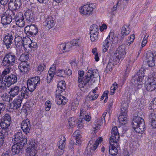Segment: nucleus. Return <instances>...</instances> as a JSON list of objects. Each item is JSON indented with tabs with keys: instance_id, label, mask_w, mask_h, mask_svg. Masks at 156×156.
<instances>
[{
	"instance_id": "nucleus-45",
	"label": "nucleus",
	"mask_w": 156,
	"mask_h": 156,
	"mask_svg": "<svg viewBox=\"0 0 156 156\" xmlns=\"http://www.w3.org/2000/svg\"><path fill=\"white\" fill-rule=\"evenodd\" d=\"M94 150V148H92V147H87L85 151V154L87 155H91Z\"/></svg>"
},
{
	"instance_id": "nucleus-2",
	"label": "nucleus",
	"mask_w": 156,
	"mask_h": 156,
	"mask_svg": "<svg viewBox=\"0 0 156 156\" xmlns=\"http://www.w3.org/2000/svg\"><path fill=\"white\" fill-rule=\"evenodd\" d=\"M119 138V135L116 126L113 127L111 131V136L110 138V145H112L111 149H109V153L112 155H116L117 154L118 147L117 143Z\"/></svg>"
},
{
	"instance_id": "nucleus-16",
	"label": "nucleus",
	"mask_w": 156,
	"mask_h": 156,
	"mask_svg": "<svg viewBox=\"0 0 156 156\" xmlns=\"http://www.w3.org/2000/svg\"><path fill=\"white\" fill-rule=\"evenodd\" d=\"M9 90L8 93L10 96L9 100L10 101L11 99L12 100L13 98L18 94L20 91V89L19 86H16L9 89Z\"/></svg>"
},
{
	"instance_id": "nucleus-47",
	"label": "nucleus",
	"mask_w": 156,
	"mask_h": 156,
	"mask_svg": "<svg viewBox=\"0 0 156 156\" xmlns=\"http://www.w3.org/2000/svg\"><path fill=\"white\" fill-rule=\"evenodd\" d=\"M90 32L93 31L94 33H98V26L96 24H93L90 27Z\"/></svg>"
},
{
	"instance_id": "nucleus-34",
	"label": "nucleus",
	"mask_w": 156,
	"mask_h": 156,
	"mask_svg": "<svg viewBox=\"0 0 156 156\" xmlns=\"http://www.w3.org/2000/svg\"><path fill=\"white\" fill-rule=\"evenodd\" d=\"M60 140L59 141V146L58 148L59 149L62 150H63L65 146V142L66 141V138L65 137L62 135L60 136Z\"/></svg>"
},
{
	"instance_id": "nucleus-46",
	"label": "nucleus",
	"mask_w": 156,
	"mask_h": 156,
	"mask_svg": "<svg viewBox=\"0 0 156 156\" xmlns=\"http://www.w3.org/2000/svg\"><path fill=\"white\" fill-rule=\"evenodd\" d=\"M45 69V66L44 64L39 65L37 67L38 73L40 74Z\"/></svg>"
},
{
	"instance_id": "nucleus-32",
	"label": "nucleus",
	"mask_w": 156,
	"mask_h": 156,
	"mask_svg": "<svg viewBox=\"0 0 156 156\" xmlns=\"http://www.w3.org/2000/svg\"><path fill=\"white\" fill-rule=\"evenodd\" d=\"M66 83L64 81H59L58 84L57 85V87L58 90H59L61 93H62L66 89Z\"/></svg>"
},
{
	"instance_id": "nucleus-61",
	"label": "nucleus",
	"mask_w": 156,
	"mask_h": 156,
	"mask_svg": "<svg viewBox=\"0 0 156 156\" xmlns=\"http://www.w3.org/2000/svg\"><path fill=\"white\" fill-rule=\"evenodd\" d=\"M135 38V35L134 34L131 35L129 38V40H128V44H129V45L131 43L133 42Z\"/></svg>"
},
{
	"instance_id": "nucleus-13",
	"label": "nucleus",
	"mask_w": 156,
	"mask_h": 156,
	"mask_svg": "<svg viewBox=\"0 0 156 156\" xmlns=\"http://www.w3.org/2000/svg\"><path fill=\"white\" fill-rule=\"evenodd\" d=\"M145 84L147 90L149 91L154 90L156 88V78L153 76L150 78H148Z\"/></svg>"
},
{
	"instance_id": "nucleus-29",
	"label": "nucleus",
	"mask_w": 156,
	"mask_h": 156,
	"mask_svg": "<svg viewBox=\"0 0 156 156\" xmlns=\"http://www.w3.org/2000/svg\"><path fill=\"white\" fill-rule=\"evenodd\" d=\"M128 104L125 101H123L121 104V114L126 115L127 112V108L129 106Z\"/></svg>"
},
{
	"instance_id": "nucleus-36",
	"label": "nucleus",
	"mask_w": 156,
	"mask_h": 156,
	"mask_svg": "<svg viewBox=\"0 0 156 156\" xmlns=\"http://www.w3.org/2000/svg\"><path fill=\"white\" fill-rule=\"evenodd\" d=\"M118 120L119 122L122 125H124L127 122V118L126 115L121 114L118 117Z\"/></svg>"
},
{
	"instance_id": "nucleus-10",
	"label": "nucleus",
	"mask_w": 156,
	"mask_h": 156,
	"mask_svg": "<svg viewBox=\"0 0 156 156\" xmlns=\"http://www.w3.org/2000/svg\"><path fill=\"white\" fill-rule=\"evenodd\" d=\"M95 8L93 4L84 5L79 8L80 13L83 15L87 16L91 15L94 9Z\"/></svg>"
},
{
	"instance_id": "nucleus-20",
	"label": "nucleus",
	"mask_w": 156,
	"mask_h": 156,
	"mask_svg": "<svg viewBox=\"0 0 156 156\" xmlns=\"http://www.w3.org/2000/svg\"><path fill=\"white\" fill-rule=\"evenodd\" d=\"M72 46L71 42H68L66 43H62L59 45V50L62 53L68 52L71 50Z\"/></svg>"
},
{
	"instance_id": "nucleus-55",
	"label": "nucleus",
	"mask_w": 156,
	"mask_h": 156,
	"mask_svg": "<svg viewBox=\"0 0 156 156\" xmlns=\"http://www.w3.org/2000/svg\"><path fill=\"white\" fill-rule=\"evenodd\" d=\"M129 33V30H127L125 26H123L122 27L121 31L122 35H126Z\"/></svg>"
},
{
	"instance_id": "nucleus-64",
	"label": "nucleus",
	"mask_w": 156,
	"mask_h": 156,
	"mask_svg": "<svg viewBox=\"0 0 156 156\" xmlns=\"http://www.w3.org/2000/svg\"><path fill=\"white\" fill-rule=\"evenodd\" d=\"M5 105L4 104L0 103V114L5 110Z\"/></svg>"
},
{
	"instance_id": "nucleus-5",
	"label": "nucleus",
	"mask_w": 156,
	"mask_h": 156,
	"mask_svg": "<svg viewBox=\"0 0 156 156\" xmlns=\"http://www.w3.org/2000/svg\"><path fill=\"white\" fill-rule=\"evenodd\" d=\"M125 45L122 44L120 46L115 52L111 60L115 64L118 63L120 60H122L126 55Z\"/></svg>"
},
{
	"instance_id": "nucleus-30",
	"label": "nucleus",
	"mask_w": 156,
	"mask_h": 156,
	"mask_svg": "<svg viewBox=\"0 0 156 156\" xmlns=\"http://www.w3.org/2000/svg\"><path fill=\"white\" fill-rule=\"evenodd\" d=\"M25 16L26 20L28 22H31L34 18L33 12L31 10L28 9L25 12Z\"/></svg>"
},
{
	"instance_id": "nucleus-6",
	"label": "nucleus",
	"mask_w": 156,
	"mask_h": 156,
	"mask_svg": "<svg viewBox=\"0 0 156 156\" xmlns=\"http://www.w3.org/2000/svg\"><path fill=\"white\" fill-rule=\"evenodd\" d=\"M11 121V118L10 115L8 114H6L4 116L0 123L2 132L6 135L8 134V132L10 130L9 127Z\"/></svg>"
},
{
	"instance_id": "nucleus-37",
	"label": "nucleus",
	"mask_w": 156,
	"mask_h": 156,
	"mask_svg": "<svg viewBox=\"0 0 156 156\" xmlns=\"http://www.w3.org/2000/svg\"><path fill=\"white\" fill-rule=\"evenodd\" d=\"M110 62H109L106 67L105 71L106 73H108L109 71H112L114 64H116L115 62L111 60Z\"/></svg>"
},
{
	"instance_id": "nucleus-4",
	"label": "nucleus",
	"mask_w": 156,
	"mask_h": 156,
	"mask_svg": "<svg viewBox=\"0 0 156 156\" xmlns=\"http://www.w3.org/2000/svg\"><path fill=\"white\" fill-rule=\"evenodd\" d=\"M3 80L2 83H0V88L5 90L7 89V87H9L12 84L16 83L17 80V74H12L8 75Z\"/></svg>"
},
{
	"instance_id": "nucleus-39",
	"label": "nucleus",
	"mask_w": 156,
	"mask_h": 156,
	"mask_svg": "<svg viewBox=\"0 0 156 156\" xmlns=\"http://www.w3.org/2000/svg\"><path fill=\"white\" fill-rule=\"evenodd\" d=\"M77 119L75 117H71L69 119L68 123L70 127H74L76 122Z\"/></svg>"
},
{
	"instance_id": "nucleus-48",
	"label": "nucleus",
	"mask_w": 156,
	"mask_h": 156,
	"mask_svg": "<svg viewBox=\"0 0 156 156\" xmlns=\"http://www.w3.org/2000/svg\"><path fill=\"white\" fill-rule=\"evenodd\" d=\"M61 94L59 90L56 91V96L57 99H60V101L63 100L64 99H66L64 96L61 95Z\"/></svg>"
},
{
	"instance_id": "nucleus-1",
	"label": "nucleus",
	"mask_w": 156,
	"mask_h": 156,
	"mask_svg": "<svg viewBox=\"0 0 156 156\" xmlns=\"http://www.w3.org/2000/svg\"><path fill=\"white\" fill-rule=\"evenodd\" d=\"M84 74L83 71H78L79 87L80 88L84 87L87 84L91 85L95 81V79L99 76V73L96 69H91L86 73L85 77L83 80L82 79Z\"/></svg>"
},
{
	"instance_id": "nucleus-50",
	"label": "nucleus",
	"mask_w": 156,
	"mask_h": 156,
	"mask_svg": "<svg viewBox=\"0 0 156 156\" xmlns=\"http://www.w3.org/2000/svg\"><path fill=\"white\" fill-rule=\"evenodd\" d=\"M103 139L102 137H99L94 142V144L93 145L94 150H95L97 148L99 143L102 141Z\"/></svg>"
},
{
	"instance_id": "nucleus-49",
	"label": "nucleus",
	"mask_w": 156,
	"mask_h": 156,
	"mask_svg": "<svg viewBox=\"0 0 156 156\" xmlns=\"http://www.w3.org/2000/svg\"><path fill=\"white\" fill-rule=\"evenodd\" d=\"M70 42L73 46H79L81 44V41L79 39L73 40Z\"/></svg>"
},
{
	"instance_id": "nucleus-8",
	"label": "nucleus",
	"mask_w": 156,
	"mask_h": 156,
	"mask_svg": "<svg viewBox=\"0 0 156 156\" xmlns=\"http://www.w3.org/2000/svg\"><path fill=\"white\" fill-rule=\"evenodd\" d=\"M16 57L15 55L12 52L6 54L2 60V63L3 66L7 65L12 66L16 61Z\"/></svg>"
},
{
	"instance_id": "nucleus-24",
	"label": "nucleus",
	"mask_w": 156,
	"mask_h": 156,
	"mask_svg": "<svg viewBox=\"0 0 156 156\" xmlns=\"http://www.w3.org/2000/svg\"><path fill=\"white\" fill-rule=\"evenodd\" d=\"M20 91V94L19 95V96H20L23 99L24 98L27 99L29 97V93L30 92V90L28 88L24 86L22 87Z\"/></svg>"
},
{
	"instance_id": "nucleus-63",
	"label": "nucleus",
	"mask_w": 156,
	"mask_h": 156,
	"mask_svg": "<svg viewBox=\"0 0 156 156\" xmlns=\"http://www.w3.org/2000/svg\"><path fill=\"white\" fill-rule=\"evenodd\" d=\"M11 12L10 11L7 10L4 14H3L2 15L4 16H5L6 17H7V18H10V19H11Z\"/></svg>"
},
{
	"instance_id": "nucleus-22",
	"label": "nucleus",
	"mask_w": 156,
	"mask_h": 156,
	"mask_svg": "<svg viewBox=\"0 0 156 156\" xmlns=\"http://www.w3.org/2000/svg\"><path fill=\"white\" fill-rule=\"evenodd\" d=\"M25 145L23 144L16 143L12 147V151L13 155L19 154Z\"/></svg>"
},
{
	"instance_id": "nucleus-14",
	"label": "nucleus",
	"mask_w": 156,
	"mask_h": 156,
	"mask_svg": "<svg viewBox=\"0 0 156 156\" xmlns=\"http://www.w3.org/2000/svg\"><path fill=\"white\" fill-rule=\"evenodd\" d=\"M36 145L35 140L31 139L27 149V151L29 154V156H34L36 154L35 146Z\"/></svg>"
},
{
	"instance_id": "nucleus-9",
	"label": "nucleus",
	"mask_w": 156,
	"mask_h": 156,
	"mask_svg": "<svg viewBox=\"0 0 156 156\" xmlns=\"http://www.w3.org/2000/svg\"><path fill=\"white\" fill-rule=\"evenodd\" d=\"M40 79L38 76L31 77L27 81V87L30 90V92L34 90L36 86L40 83Z\"/></svg>"
},
{
	"instance_id": "nucleus-42",
	"label": "nucleus",
	"mask_w": 156,
	"mask_h": 156,
	"mask_svg": "<svg viewBox=\"0 0 156 156\" xmlns=\"http://www.w3.org/2000/svg\"><path fill=\"white\" fill-rule=\"evenodd\" d=\"M29 57V55L28 54L24 53L21 55L20 58V60L21 62H25L27 63L26 61L28 59Z\"/></svg>"
},
{
	"instance_id": "nucleus-17",
	"label": "nucleus",
	"mask_w": 156,
	"mask_h": 156,
	"mask_svg": "<svg viewBox=\"0 0 156 156\" xmlns=\"http://www.w3.org/2000/svg\"><path fill=\"white\" fill-rule=\"evenodd\" d=\"M21 128L23 132L27 134L28 133L30 130L31 125L30 120L28 119L24 120L22 121L21 125Z\"/></svg>"
},
{
	"instance_id": "nucleus-35",
	"label": "nucleus",
	"mask_w": 156,
	"mask_h": 156,
	"mask_svg": "<svg viewBox=\"0 0 156 156\" xmlns=\"http://www.w3.org/2000/svg\"><path fill=\"white\" fill-rule=\"evenodd\" d=\"M11 22V19H10V18H7V17L2 15L1 17V22L3 25H5L9 24Z\"/></svg>"
},
{
	"instance_id": "nucleus-19",
	"label": "nucleus",
	"mask_w": 156,
	"mask_h": 156,
	"mask_svg": "<svg viewBox=\"0 0 156 156\" xmlns=\"http://www.w3.org/2000/svg\"><path fill=\"white\" fill-rule=\"evenodd\" d=\"M15 21L16 25L19 27H23L25 26L24 17L22 12H19L16 14Z\"/></svg>"
},
{
	"instance_id": "nucleus-23",
	"label": "nucleus",
	"mask_w": 156,
	"mask_h": 156,
	"mask_svg": "<svg viewBox=\"0 0 156 156\" xmlns=\"http://www.w3.org/2000/svg\"><path fill=\"white\" fill-rule=\"evenodd\" d=\"M43 23L44 25L49 29L53 27L55 24L53 18L51 16H48Z\"/></svg>"
},
{
	"instance_id": "nucleus-28",
	"label": "nucleus",
	"mask_w": 156,
	"mask_h": 156,
	"mask_svg": "<svg viewBox=\"0 0 156 156\" xmlns=\"http://www.w3.org/2000/svg\"><path fill=\"white\" fill-rule=\"evenodd\" d=\"M149 121L151 122V125L153 128H156V114L154 113H151L149 116Z\"/></svg>"
},
{
	"instance_id": "nucleus-40",
	"label": "nucleus",
	"mask_w": 156,
	"mask_h": 156,
	"mask_svg": "<svg viewBox=\"0 0 156 156\" xmlns=\"http://www.w3.org/2000/svg\"><path fill=\"white\" fill-rule=\"evenodd\" d=\"M146 58L147 60H153L156 59L155 55L154 56V54L151 51H149L146 53Z\"/></svg>"
},
{
	"instance_id": "nucleus-60",
	"label": "nucleus",
	"mask_w": 156,
	"mask_h": 156,
	"mask_svg": "<svg viewBox=\"0 0 156 156\" xmlns=\"http://www.w3.org/2000/svg\"><path fill=\"white\" fill-rule=\"evenodd\" d=\"M107 114V112H104V113L103 114L102 116H101V119L100 120V121L99 122L100 124H102L104 122H105V116Z\"/></svg>"
},
{
	"instance_id": "nucleus-33",
	"label": "nucleus",
	"mask_w": 156,
	"mask_h": 156,
	"mask_svg": "<svg viewBox=\"0 0 156 156\" xmlns=\"http://www.w3.org/2000/svg\"><path fill=\"white\" fill-rule=\"evenodd\" d=\"M79 130H76L75 131L73 135V137L75 138V139L76 140V145H79L81 143V141L80 140L81 136L79 134Z\"/></svg>"
},
{
	"instance_id": "nucleus-53",
	"label": "nucleus",
	"mask_w": 156,
	"mask_h": 156,
	"mask_svg": "<svg viewBox=\"0 0 156 156\" xmlns=\"http://www.w3.org/2000/svg\"><path fill=\"white\" fill-rule=\"evenodd\" d=\"M45 110L47 111H48L50 110L51 108V103L49 101H47L45 103Z\"/></svg>"
},
{
	"instance_id": "nucleus-18",
	"label": "nucleus",
	"mask_w": 156,
	"mask_h": 156,
	"mask_svg": "<svg viewBox=\"0 0 156 156\" xmlns=\"http://www.w3.org/2000/svg\"><path fill=\"white\" fill-rule=\"evenodd\" d=\"M20 73L21 74H26L30 69V66L29 64L26 62H22L20 63L18 66Z\"/></svg>"
},
{
	"instance_id": "nucleus-58",
	"label": "nucleus",
	"mask_w": 156,
	"mask_h": 156,
	"mask_svg": "<svg viewBox=\"0 0 156 156\" xmlns=\"http://www.w3.org/2000/svg\"><path fill=\"white\" fill-rule=\"evenodd\" d=\"M95 121L96 122H94V126H93V128H94L96 130H97L100 128L101 124H100V122H99V121L98 120L97 121Z\"/></svg>"
},
{
	"instance_id": "nucleus-62",
	"label": "nucleus",
	"mask_w": 156,
	"mask_h": 156,
	"mask_svg": "<svg viewBox=\"0 0 156 156\" xmlns=\"http://www.w3.org/2000/svg\"><path fill=\"white\" fill-rule=\"evenodd\" d=\"M98 97V94H96L93 95H92L89 97L90 100L93 101L96 99Z\"/></svg>"
},
{
	"instance_id": "nucleus-51",
	"label": "nucleus",
	"mask_w": 156,
	"mask_h": 156,
	"mask_svg": "<svg viewBox=\"0 0 156 156\" xmlns=\"http://www.w3.org/2000/svg\"><path fill=\"white\" fill-rule=\"evenodd\" d=\"M28 47H29L33 50H35L37 47V45L36 42H32L31 41H30Z\"/></svg>"
},
{
	"instance_id": "nucleus-44",
	"label": "nucleus",
	"mask_w": 156,
	"mask_h": 156,
	"mask_svg": "<svg viewBox=\"0 0 156 156\" xmlns=\"http://www.w3.org/2000/svg\"><path fill=\"white\" fill-rule=\"evenodd\" d=\"M31 40L30 39H27L26 37H23V39L22 42V46L24 48H27V46L28 47L30 42Z\"/></svg>"
},
{
	"instance_id": "nucleus-27",
	"label": "nucleus",
	"mask_w": 156,
	"mask_h": 156,
	"mask_svg": "<svg viewBox=\"0 0 156 156\" xmlns=\"http://www.w3.org/2000/svg\"><path fill=\"white\" fill-rule=\"evenodd\" d=\"M112 40L110 38L107 37L106 39L104 41L103 43V52H105L107 51L111 44Z\"/></svg>"
},
{
	"instance_id": "nucleus-57",
	"label": "nucleus",
	"mask_w": 156,
	"mask_h": 156,
	"mask_svg": "<svg viewBox=\"0 0 156 156\" xmlns=\"http://www.w3.org/2000/svg\"><path fill=\"white\" fill-rule=\"evenodd\" d=\"M156 59L153 60H147V64L149 67H153L155 65L154 62Z\"/></svg>"
},
{
	"instance_id": "nucleus-25",
	"label": "nucleus",
	"mask_w": 156,
	"mask_h": 156,
	"mask_svg": "<svg viewBox=\"0 0 156 156\" xmlns=\"http://www.w3.org/2000/svg\"><path fill=\"white\" fill-rule=\"evenodd\" d=\"M23 99L20 96L17 97V98L13 101L11 104V107L14 109H17L21 106L22 101Z\"/></svg>"
},
{
	"instance_id": "nucleus-15",
	"label": "nucleus",
	"mask_w": 156,
	"mask_h": 156,
	"mask_svg": "<svg viewBox=\"0 0 156 156\" xmlns=\"http://www.w3.org/2000/svg\"><path fill=\"white\" fill-rule=\"evenodd\" d=\"M37 27L35 25H27L24 28L25 32L28 35H36L38 32Z\"/></svg>"
},
{
	"instance_id": "nucleus-43",
	"label": "nucleus",
	"mask_w": 156,
	"mask_h": 156,
	"mask_svg": "<svg viewBox=\"0 0 156 156\" xmlns=\"http://www.w3.org/2000/svg\"><path fill=\"white\" fill-rule=\"evenodd\" d=\"M149 36V33H147L145 35L142 41L141 46L144 47L147 42V39Z\"/></svg>"
},
{
	"instance_id": "nucleus-21",
	"label": "nucleus",
	"mask_w": 156,
	"mask_h": 156,
	"mask_svg": "<svg viewBox=\"0 0 156 156\" xmlns=\"http://www.w3.org/2000/svg\"><path fill=\"white\" fill-rule=\"evenodd\" d=\"M81 92H80L77 93L76 98L71 103V110L74 111L77 108L80 100L81 98Z\"/></svg>"
},
{
	"instance_id": "nucleus-52",
	"label": "nucleus",
	"mask_w": 156,
	"mask_h": 156,
	"mask_svg": "<svg viewBox=\"0 0 156 156\" xmlns=\"http://www.w3.org/2000/svg\"><path fill=\"white\" fill-rule=\"evenodd\" d=\"M5 135L4 132H0V147H1L3 144L4 141V136Z\"/></svg>"
},
{
	"instance_id": "nucleus-59",
	"label": "nucleus",
	"mask_w": 156,
	"mask_h": 156,
	"mask_svg": "<svg viewBox=\"0 0 156 156\" xmlns=\"http://www.w3.org/2000/svg\"><path fill=\"white\" fill-rule=\"evenodd\" d=\"M67 101L66 99H65L63 100L60 101V99H57L56 100V102L58 105H60L61 104L65 105Z\"/></svg>"
},
{
	"instance_id": "nucleus-56",
	"label": "nucleus",
	"mask_w": 156,
	"mask_h": 156,
	"mask_svg": "<svg viewBox=\"0 0 156 156\" xmlns=\"http://www.w3.org/2000/svg\"><path fill=\"white\" fill-rule=\"evenodd\" d=\"M150 106L151 107V109H154L155 110L156 109V97L152 101H151L150 105Z\"/></svg>"
},
{
	"instance_id": "nucleus-7",
	"label": "nucleus",
	"mask_w": 156,
	"mask_h": 156,
	"mask_svg": "<svg viewBox=\"0 0 156 156\" xmlns=\"http://www.w3.org/2000/svg\"><path fill=\"white\" fill-rule=\"evenodd\" d=\"M144 68H141L137 73L132 78L131 81L135 86L141 88L142 87L141 82L143 80V77L144 76Z\"/></svg>"
},
{
	"instance_id": "nucleus-41",
	"label": "nucleus",
	"mask_w": 156,
	"mask_h": 156,
	"mask_svg": "<svg viewBox=\"0 0 156 156\" xmlns=\"http://www.w3.org/2000/svg\"><path fill=\"white\" fill-rule=\"evenodd\" d=\"M90 40L92 42L96 41L98 38V33L95 32L94 33L93 31L90 32Z\"/></svg>"
},
{
	"instance_id": "nucleus-11",
	"label": "nucleus",
	"mask_w": 156,
	"mask_h": 156,
	"mask_svg": "<svg viewBox=\"0 0 156 156\" xmlns=\"http://www.w3.org/2000/svg\"><path fill=\"white\" fill-rule=\"evenodd\" d=\"M13 140L14 143H16L23 144L24 145L27 144V138H25L23 136L22 132L21 130H19L17 133H15Z\"/></svg>"
},
{
	"instance_id": "nucleus-54",
	"label": "nucleus",
	"mask_w": 156,
	"mask_h": 156,
	"mask_svg": "<svg viewBox=\"0 0 156 156\" xmlns=\"http://www.w3.org/2000/svg\"><path fill=\"white\" fill-rule=\"evenodd\" d=\"M66 72V71H64V70H59L56 73V74L57 76L60 77H63V75Z\"/></svg>"
},
{
	"instance_id": "nucleus-3",
	"label": "nucleus",
	"mask_w": 156,
	"mask_h": 156,
	"mask_svg": "<svg viewBox=\"0 0 156 156\" xmlns=\"http://www.w3.org/2000/svg\"><path fill=\"white\" fill-rule=\"evenodd\" d=\"M133 127L136 133H142L145 130L144 119L138 116L134 117L132 122Z\"/></svg>"
},
{
	"instance_id": "nucleus-12",
	"label": "nucleus",
	"mask_w": 156,
	"mask_h": 156,
	"mask_svg": "<svg viewBox=\"0 0 156 156\" xmlns=\"http://www.w3.org/2000/svg\"><path fill=\"white\" fill-rule=\"evenodd\" d=\"M14 36L10 34L7 33L5 34L3 38V44L5 45L7 49H9L12 46L14 41Z\"/></svg>"
},
{
	"instance_id": "nucleus-38",
	"label": "nucleus",
	"mask_w": 156,
	"mask_h": 156,
	"mask_svg": "<svg viewBox=\"0 0 156 156\" xmlns=\"http://www.w3.org/2000/svg\"><path fill=\"white\" fill-rule=\"evenodd\" d=\"M14 3L13 0H10L9 3L8 7L10 10L15 11L17 9H19L17 6Z\"/></svg>"
},
{
	"instance_id": "nucleus-31",
	"label": "nucleus",
	"mask_w": 156,
	"mask_h": 156,
	"mask_svg": "<svg viewBox=\"0 0 156 156\" xmlns=\"http://www.w3.org/2000/svg\"><path fill=\"white\" fill-rule=\"evenodd\" d=\"M23 39V38L21 37L17 34L14 36V41L17 47L22 46V42Z\"/></svg>"
},
{
	"instance_id": "nucleus-26",
	"label": "nucleus",
	"mask_w": 156,
	"mask_h": 156,
	"mask_svg": "<svg viewBox=\"0 0 156 156\" xmlns=\"http://www.w3.org/2000/svg\"><path fill=\"white\" fill-rule=\"evenodd\" d=\"M5 66L6 67L4 69V70L1 75L0 78V83H2H2H3V80H4V78H5L6 76L7 77L8 76V75H7L10 73L12 69V66H11L7 65V66Z\"/></svg>"
}]
</instances>
